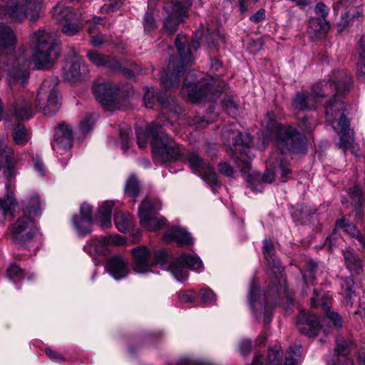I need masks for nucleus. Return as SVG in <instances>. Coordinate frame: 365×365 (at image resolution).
Returning a JSON list of instances; mask_svg holds the SVG:
<instances>
[{
  "mask_svg": "<svg viewBox=\"0 0 365 365\" xmlns=\"http://www.w3.org/2000/svg\"><path fill=\"white\" fill-rule=\"evenodd\" d=\"M267 130L276 132L277 146L282 150L281 153H272L268 160V166L262 176V180L265 183H271L276 175H280L282 181L286 182L292 173L290 164L284 160L282 155L286 151L304 154L307 150V143L304 133L312 132L316 124L310 116L304 115L299 124L300 131L292 125H282L273 120L272 115H267Z\"/></svg>",
  "mask_w": 365,
  "mask_h": 365,
  "instance_id": "1",
  "label": "nucleus"
},
{
  "mask_svg": "<svg viewBox=\"0 0 365 365\" xmlns=\"http://www.w3.org/2000/svg\"><path fill=\"white\" fill-rule=\"evenodd\" d=\"M152 133L154 137L153 147L155 162L166 163L179 160L187 163L193 171L202 176L211 187L212 192H216L217 189L221 185V182L206 160L195 152L186 151L184 147L175 143L168 135L164 134L159 128L154 127Z\"/></svg>",
  "mask_w": 365,
  "mask_h": 365,
  "instance_id": "2",
  "label": "nucleus"
},
{
  "mask_svg": "<svg viewBox=\"0 0 365 365\" xmlns=\"http://www.w3.org/2000/svg\"><path fill=\"white\" fill-rule=\"evenodd\" d=\"M131 253L133 268L138 273L149 272L154 264H159L162 269L170 271L178 281L182 282L188 277L185 265L197 272L203 269L202 262L197 255L182 254L179 258L170 262L167 252L160 249L155 252L153 259L150 250L144 246L133 248Z\"/></svg>",
  "mask_w": 365,
  "mask_h": 365,
  "instance_id": "3",
  "label": "nucleus"
},
{
  "mask_svg": "<svg viewBox=\"0 0 365 365\" xmlns=\"http://www.w3.org/2000/svg\"><path fill=\"white\" fill-rule=\"evenodd\" d=\"M34 46V54L29 61L19 58L16 64L8 71L7 81L9 85L20 84L24 86L28 81L30 64L34 68L41 69L48 66L58 58V54L54 49V38L44 29H39L31 38Z\"/></svg>",
  "mask_w": 365,
  "mask_h": 365,
  "instance_id": "4",
  "label": "nucleus"
},
{
  "mask_svg": "<svg viewBox=\"0 0 365 365\" xmlns=\"http://www.w3.org/2000/svg\"><path fill=\"white\" fill-rule=\"evenodd\" d=\"M351 86L349 75L344 71H334L333 76L328 81H322L312 87V92H298L292 101V106L301 111L315 110L324 98L334 91L339 94L348 91Z\"/></svg>",
  "mask_w": 365,
  "mask_h": 365,
  "instance_id": "5",
  "label": "nucleus"
},
{
  "mask_svg": "<svg viewBox=\"0 0 365 365\" xmlns=\"http://www.w3.org/2000/svg\"><path fill=\"white\" fill-rule=\"evenodd\" d=\"M42 214L41 200L37 193L30 194L23 202V216L11 228L13 240L18 245L27 247L38 234L35 222Z\"/></svg>",
  "mask_w": 365,
  "mask_h": 365,
  "instance_id": "6",
  "label": "nucleus"
},
{
  "mask_svg": "<svg viewBox=\"0 0 365 365\" xmlns=\"http://www.w3.org/2000/svg\"><path fill=\"white\" fill-rule=\"evenodd\" d=\"M157 0H148V11L146 12L143 25L145 31H150L155 27L153 9ZM164 26L170 34L176 31L178 25L184 21L187 16L190 6L195 0H163Z\"/></svg>",
  "mask_w": 365,
  "mask_h": 365,
  "instance_id": "7",
  "label": "nucleus"
},
{
  "mask_svg": "<svg viewBox=\"0 0 365 365\" xmlns=\"http://www.w3.org/2000/svg\"><path fill=\"white\" fill-rule=\"evenodd\" d=\"M187 42V36L183 35H178L175 39V46L180 57L179 58H170L168 66V71H165L160 77L161 84L166 89H172L178 86L179 81L178 80V76L182 69L194 60L192 49L194 51L197 50L200 46V43L197 41L193 40L187 45V48L185 50Z\"/></svg>",
  "mask_w": 365,
  "mask_h": 365,
  "instance_id": "8",
  "label": "nucleus"
},
{
  "mask_svg": "<svg viewBox=\"0 0 365 365\" xmlns=\"http://www.w3.org/2000/svg\"><path fill=\"white\" fill-rule=\"evenodd\" d=\"M279 281L277 277L269 285V289L264 292L263 302L259 299V286L253 279L250 284L248 293V300L253 314L257 319L264 316L265 325L269 324L272 318V310L278 304Z\"/></svg>",
  "mask_w": 365,
  "mask_h": 365,
  "instance_id": "9",
  "label": "nucleus"
},
{
  "mask_svg": "<svg viewBox=\"0 0 365 365\" xmlns=\"http://www.w3.org/2000/svg\"><path fill=\"white\" fill-rule=\"evenodd\" d=\"M189 73L182 87V94L193 103L214 101L221 95L223 89V83L217 78L210 77L199 82L190 81Z\"/></svg>",
  "mask_w": 365,
  "mask_h": 365,
  "instance_id": "10",
  "label": "nucleus"
},
{
  "mask_svg": "<svg viewBox=\"0 0 365 365\" xmlns=\"http://www.w3.org/2000/svg\"><path fill=\"white\" fill-rule=\"evenodd\" d=\"M225 143L232 153V159L242 172L250 168V148L252 138L250 134L242 135L235 129H227L222 134Z\"/></svg>",
  "mask_w": 365,
  "mask_h": 365,
  "instance_id": "11",
  "label": "nucleus"
},
{
  "mask_svg": "<svg viewBox=\"0 0 365 365\" xmlns=\"http://www.w3.org/2000/svg\"><path fill=\"white\" fill-rule=\"evenodd\" d=\"M117 88L110 83H101L96 85L94 93L96 100L106 111H128L132 105L126 98H115Z\"/></svg>",
  "mask_w": 365,
  "mask_h": 365,
  "instance_id": "12",
  "label": "nucleus"
},
{
  "mask_svg": "<svg viewBox=\"0 0 365 365\" xmlns=\"http://www.w3.org/2000/svg\"><path fill=\"white\" fill-rule=\"evenodd\" d=\"M55 78L46 79L41 84L37 94V108L39 111L54 114L61 106V98L56 88Z\"/></svg>",
  "mask_w": 365,
  "mask_h": 365,
  "instance_id": "13",
  "label": "nucleus"
},
{
  "mask_svg": "<svg viewBox=\"0 0 365 365\" xmlns=\"http://www.w3.org/2000/svg\"><path fill=\"white\" fill-rule=\"evenodd\" d=\"M41 0H24L22 3L11 1L2 5L1 13L14 21H21L28 18L35 21L38 16Z\"/></svg>",
  "mask_w": 365,
  "mask_h": 365,
  "instance_id": "14",
  "label": "nucleus"
},
{
  "mask_svg": "<svg viewBox=\"0 0 365 365\" xmlns=\"http://www.w3.org/2000/svg\"><path fill=\"white\" fill-rule=\"evenodd\" d=\"M73 140V130L71 125L62 123L54 129V138L51 147L56 157L65 167L71 157L70 149Z\"/></svg>",
  "mask_w": 365,
  "mask_h": 365,
  "instance_id": "15",
  "label": "nucleus"
},
{
  "mask_svg": "<svg viewBox=\"0 0 365 365\" xmlns=\"http://www.w3.org/2000/svg\"><path fill=\"white\" fill-rule=\"evenodd\" d=\"M331 125L339 135L338 147L343 149L344 153L349 150L353 155H357L359 147L355 142L354 132L349 128L350 121L346 115H340V118L336 122H332Z\"/></svg>",
  "mask_w": 365,
  "mask_h": 365,
  "instance_id": "16",
  "label": "nucleus"
},
{
  "mask_svg": "<svg viewBox=\"0 0 365 365\" xmlns=\"http://www.w3.org/2000/svg\"><path fill=\"white\" fill-rule=\"evenodd\" d=\"M160 202H150L147 200H143L138 211L141 225L151 231L162 229L165 225V218L163 216L151 217L155 212L160 210Z\"/></svg>",
  "mask_w": 365,
  "mask_h": 365,
  "instance_id": "17",
  "label": "nucleus"
},
{
  "mask_svg": "<svg viewBox=\"0 0 365 365\" xmlns=\"http://www.w3.org/2000/svg\"><path fill=\"white\" fill-rule=\"evenodd\" d=\"M331 301V295L329 292L315 289L314 296L311 298V306L313 308L321 307L327 318L332 322L334 325L336 327H341L343 325L341 317L338 313L329 309Z\"/></svg>",
  "mask_w": 365,
  "mask_h": 365,
  "instance_id": "18",
  "label": "nucleus"
},
{
  "mask_svg": "<svg viewBox=\"0 0 365 365\" xmlns=\"http://www.w3.org/2000/svg\"><path fill=\"white\" fill-rule=\"evenodd\" d=\"M69 58L63 68L65 77L69 80H80L88 73V66L77 55L73 48H70Z\"/></svg>",
  "mask_w": 365,
  "mask_h": 365,
  "instance_id": "19",
  "label": "nucleus"
},
{
  "mask_svg": "<svg viewBox=\"0 0 365 365\" xmlns=\"http://www.w3.org/2000/svg\"><path fill=\"white\" fill-rule=\"evenodd\" d=\"M297 324L299 331L309 337L315 336L322 329L319 318L305 312H300Z\"/></svg>",
  "mask_w": 365,
  "mask_h": 365,
  "instance_id": "20",
  "label": "nucleus"
},
{
  "mask_svg": "<svg viewBox=\"0 0 365 365\" xmlns=\"http://www.w3.org/2000/svg\"><path fill=\"white\" fill-rule=\"evenodd\" d=\"M344 263L352 276L361 275L364 272L365 259L360 257L352 248L348 247L342 250Z\"/></svg>",
  "mask_w": 365,
  "mask_h": 365,
  "instance_id": "21",
  "label": "nucleus"
},
{
  "mask_svg": "<svg viewBox=\"0 0 365 365\" xmlns=\"http://www.w3.org/2000/svg\"><path fill=\"white\" fill-rule=\"evenodd\" d=\"M155 93V91L153 88H145L143 101L145 108H151L154 106L155 103L160 101L163 107L173 114H180L184 111L182 107L178 105L174 101L165 103L163 99L157 98Z\"/></svg>",
  "mask_w": 365,
  "mask_h": 365,
  "instance_id": "22",
  "label": "nucleus"
},
{
  "mask_svg": "<svg viewBox=\"0 0 365 365\" xmlns=\"http://www.w3.org/2000/svg\"><path fill=\"white\" fill-rule=\"evenodd\" d=\"M105 267L106 270L117 280L125 277L128 273V261L120 255L109 259Z\"/></svg>",
  "mask_w": 365,
  "mask_h": 365,
  "instance_id": "23",
  "label": "nucleus"
},
{
  "mask_svg": "<svg viewBox=\"0 0 365 365\" xmlns=\"http://www.w3.org/2000/svg\"><path fill=\"white\" fill-rule=\"evenodd\" d=\"M336 341L335 352L337 359L331 365H354L353 360L348 357L353 346L352 341L337 338Z\"/></svg>",
  "mask_w": 365,
  "mask_h": 365,
  "instance_id": "24",
  "label": "nucleus"
},
{
  "mask_svg": "<svg viewBox=\"0 0 365 365\" xmlns=\"http://www.w3.org/2000/svg\"><path fill=\"white\" fill-rule=\"evenodd\" d=\"M123 242V240L119 235H115L93 239L90 242V245L96 253L106 255L108 246L120 245Z\"/></svg>",
  "mask_w": 365,
  "mask_h": 365,
  "instance_id": "25",
  "label": "nucleus"
},
{
  "mask_svg": "<svg viewBox=\"0 0 365 365\" xmlns=\"http://www.w3.org/2000/svg\"><path fill=\"white\" fill-rule=\"evenodd\" d=\"M329 29V24L324 18H312L309 21L308 34L312 39L324 37Z\"/></svg>",
  "mask_w": 365,
  "mask_h": 365,
  "instance_id": "26",
  "label": "nucleus"
},
{
  "mask_svg": "<svg viewBox=\"0 0 365 365\" xmlns=\"http://www.w3.org/2000/svg\"><path fill=\"white\" fill-rule=\"evenodd\" d=\"M164 240L166 242L175 241L183 245H193V239L190 234L180 227L168 230L164 235Z\"/></svg>",
  "mask_w": 365,
  "mask_h": 365,
  "instance_id": "27",
  "label": "nucleus"
},
{
  "mask_svg": "<svg viewBox=\"0 0 365 365\" xmlns=\"http://www.w3.org/2000/svg\"><path fill=\"white\" fill-rule=\"evenodd\" d=\"M274 249L272 242L265 239L263 241V253L269 267L273 269L275 274L278 272L282 275L283 269L281 266L280 262L274 257Z\"/></svg>",
  "mask_w": 365,
  "mask_h": 365,
  "instance_id": "28",
  "label": "nucleus"
},
{
  "mask_svg": "<svg viewBox=\"0 0 365 365\" xmlns=\"http://www.w3.org/2000/svg\"><path fill=\"white\" fill-rule=\"evenodd\" d=\"M154 127H158L160 129V130L166 134L163 130V127L162 125L157 122H153L150 123L145 129V130H143L140 129L137 130L136 131V137H137V143L140 148H143L147 145L148 136H151L153 140L151 142L152 147V154L153 155V143L154 142V137L152 133V130Z\"/></svg>",
  "mask_w": 365,
  "mask_h": 365,
  "instance_id": "29",
  "label": "nucleus"
},
{
  "mask_svg": "<svg viewBox=\"0 0 365 365\" xmlns=\"http://www.w3.org/2000/svg\"><path fill=\"white\" fill-rule=\"evenodd\" d=\"M334 94L332 98L327 101L324 105L325 114H344L346 112H351V106L344 103L340 99L336 98Z\"/></svg>",
  "mask_w": 365,
  "mask_h": 365,
  "instance_id": "30",
  "label": "nucleus"
},
{
  "mask_svg": "<svg viewBox=\"0 0 365 365\" xmlns=\"http://www.w3.org/2000/svg\"><path fill=\"white\" fill-rule=\"evenodd\" d=\"M76 14L71 9L63 4H58L53 9V18L59 24H64L75 19Z\"/></svg>",
  "mask_w": 365,
  "mask_h": 365,
  "instance_id": "31",
  "label": "nucleus"
},
{
  "mask_svg": "<svg viewBox=\"0 0 365 365\" xmlns=\"http://www.w3.org/2000/svg\"><path fill=\"white\" fill-rule=\"evenodd\" d=\"M358 61L356 63L357 77L361 81H365V36H362L358 46Z\"/></svg>",
  "mask_w": 365,
  "mask_h": 365,
  "instance_id": "32",
  "label": "nucleus"
},
{
  "mask_svg": "<svg viewBox=\"0 0 365 365\" xmlns=\"http://www.w3.org/2000/svg\"><path fill=\"white\" fill-rule=\"evenodd\" d=\"M113 206V201L107 200L98 209V218L101 226L103 228L109 227L111 225V212Z\"/></svg>",
  "mask_w": 365,
  "mask_h": 365,
  "instance_id": "33",
  "label": "nucleus"
},
{
  "mask_svg": "<svg viewBox=\"0 0 365 365\" xmlns=\"http://www.w3.org/2000/svg\"><path fill=\"white\" fill-rule=\"evenodd\" d=\"M354 285V282L351 277H346L341 278V292L340 294L345 298L346 300V304L350 306L353 305V302L351 301V298L355 295V292L353 289Z\"/></svg>",
  "mask_w": 365,
  "mask_h": 365,
  "instance_id": "34",
  "label": "nucleus"
},
{
  "mask_svg": "<svg viewBox=\"0 0 365 365\" xmlns=\"http://www.w3.org/2000/svg\"><path fill=\"white\" fill-rule=\"evenodd\" d=\"M131 219L132 217L128 213L121 211L116 212L114 216V222L118 231L128 232L131 227Z\"/></svg>",
  "mask_w": 365,
  "mask_h": 365,
  "instance_id": "35",
  "label": "nucleus"
},
{
  "mask_svg": "<svg viewBox=\"0 0 365 365\" xmlns=\"http://www.w3.org/2000/svg\"><path fill=\"white\" fill-rule=\"evenodd\" d=\"M335 230H342L351 235L352 237H355L359 241H361V235H360L359 230L354 225L346 222L344 218L336 220Z\"/></svg>",
  "mask_w": 365,
  "mask_h": 365,
  "instance_id": "36",
  "label": "nucleus"
},
{
  "mask_svg": "<svg viewBox=\"0 0 365 365\" xmlns=\"http://www.w3.org/2000/svg\"><path fill=\"white\" fill-rule=\"evenodd\" d=\"M315 208H309L306 205H299L293 212V216L303 223L309 222L310 218L316 213Z\"/></svg>",
  "mask_w": 365,
  "mask_h": 365,
  "instance_id": "37",
  "label": "nucleus"
},
{
  "mask_svg": "<svg viewBox=\"0 0 365 365\" xmlns=\"http://www.w3.org/2000/svg\"><path fill=\"white\" fill-rule=\"evenodd\" d=\"M13 138L18 145H24L29 141L28 133L22 123H18L14 128Z\"/></svg>",
  "mask_w": 365,
  "mask_h": 365,
  "instance_id": "38",
  "label": "nucleus"
},
{
  "mask_svg": "<svg viewBox=\"0 0 365 365\" xmlns=\"http://www.w3.org/2000/svg\"><path fill=\"white\" fill-rule=\"evenodd\" d=\"M301 355V345L291 346L287 351L284 365H297V359Z\"/></svg>",
  "mask_w": 365,
  "mask_h": 365,
  "instance_id": "39",
  "label": "nucleus"
},
{
  "mask_svg": "<svg viewBox=\"0 0 365 365\" xmlns=\"http://www.w3.org/2000/svg\"><path fill=\"white\" fill-rule=\"evenodd\" d=\"M139 191V182L134 175H131L126 181L125 186V192L126 195L130 196L131 197L135 198L136 197H138Z\"/></svg>",
  "mask_w": 365,
  "mask_h": 365,
  "instance_id": "40",
  "label": "nucleus"
},
{
  "mask_svg": "<svg viewBox=\"0 0 365 365\" xmlns=\"http://www.w3.org/2000/svg\"><path fill=\"white\" fill-rule=\"evenodd\" d=\"M282 359V354L278 350L271 349L268 354L269 364L267 365H281ZM252 365H262L261 363V356H256Z\"/></svg>",
  "mask_w": 365,
  "mask_h": 365,
  "instance_id": "41",
  "label": "nucleus"
},
{
  "mask_svg": "<svg viewBox=\"0 0 365 365\" xmlns=\"http://www.w3.org/2000/svg\"><path fill=\"white\" fill-rule=\"evenodd\" d=\"M25 275L24 270L16 264H11L7 269L8 278L15 284L24 279Z\"/></svg>",
  "mask_w": 365,
  "mask_h": 365,
  "instance_id": "42",
  "label": "nucleus"
},
{
  "mask_svg": "<svg viewBox=\"0 0 365 365\" xmlns=\"http://www.w3.org/2000/svg\"><path fill=\"white\" fill-rule=\"evenodd\" d=\"M84 218L78 217L76 215L73 217V223L78 233L81 237L86 235L91 232V225L93 222H90L88 225L83 222Z\"/></svg>",
  "mask_w": 365,
  "mask_h": 365,
  "instance_id": "43",
  "label": "nucleus"
},
{
  "mask_svg": "<svg viewBox=\"0 0 365 365\" xmlns=\"http://www.w3.org/2000/svg\"><path fill=\"white\" fill-rule=\"evenodd\" d=\"M350 198V204L356 210H359L361 207V197L362 192L358 186H354L350 188L348 192Z\"/></svg>",
  "mask_w": 365,
  "mask_h": 365,
  "instance_id": "44",
  "label": "nucleus"
},
{
  "mask_svg": "<svg viewBox=\"0 0 365 365\" xmlns=\"http://www.w3.org/2000/svg\"><path fill=\"white\" fill-rule=\"evenodd\" d=\"M132 129L127 125H120V138L121 148L126 152L129 148L130 140L131 138Z\"/></svg>",
  "mask_w": 365,
  "mask_h": 365,
  "instance_id": "45",
  "label": "nucleus"
},
{
  "mask_svg": "<svg viewBox=\"0 0 365 365\" xmlns=\"http://www.w3.org/2000/svg\"><path fill=\"white\" fill-rule=\"evenodd\" d=\"M317 268V264L314 261L311 260L307 265V269L303 273V279L306 284L310 282L312 283L315 279V272Z\"/></svg>",
  "mask_w": 365,
  "mask_h": 365,
  "instance_id": "46",
  "label": "nucleus"
},
{
  "mask_svg": "<svg viewBox=\"0 0 365 365\" xmlns=\"http://www.w3.org/2000/svg\"><path fill=\"white\" fill-rule=\"evenodd\" d=\"M87 57L93 63L97 66L106 65L108 63L107 57L97 51H88Z\"/></svg>",
  "mask_w": 365,
  "mask_h": 365,
  "instance_id": "47",
  "label": "nucleus"
},
{
  "mask_svg": "<svg viewBox=\"0 0 365 365\" xmlns=\"http://www.w3.org/2000/svg\"><path fill=\"white\" fill-rule=\"evenodd\" d=\"M16 200L12 195H6L3 198H0V209L6 214L11 209V205L16 204Z\"/></svg>",
  "mask_w": 365,
  "mask_h": 365,
  "instance_id": "48",
  "label": "nucleus"
},
{
  "mask_svg": "<svg viewBox=\"0 0 365 365\" xmlns=\"http://www.w3.org/2000/svg\"><path fill=\"white\" fill-rule=\"evenodd\" d=\"M81 218H84L83 222L86 225H88L90 222H93L92 217V209L91 207L87 204H82L80 209V217Z\"/></svg>",
  "mask_w": 365,
  "mask_h": 365,
  "instance_id": "49",
  "label": "nucleus"
},
{
  "mask_svg": "<svg viewBox=\"0 0 365 365\" xmlns=\"http://www.w3.org/2000/svg\"><path fill=\"white\" fill-rule=\"evenodd\" d=\"M200 294L203 303L211 304L215 302L216 300L215 294L208 287L202 288L200 289Z\"/></svg>",
  "mask_w": 365,
  "mask_h": 365,
  "instance_id": "50",
  "label": "nucleus"
},
{
  "mask_svg": "<svg viewBox=\"0 0 365 365\" xmlns=\"http://www.w3.org/2000/svg\"><path fill=\"white\" fill-rule=\"evenodd\" d=\"M356 12H351V10H349L346 14H345L342 16L341 24L343 25L344 27L348 26L349 24V21L354 19L358 18L361 16L362 11L361 9L358 6L355 9Z\"/></svg>",
  "mask_w": 365,
  "mask_h": 365,
  "instance_id": "51",
  "label": "nucleus"
},
{
  "mask_svg": "<svg viewBox=\"0 0 365 365\" xmlns=\"http://www.w3.org/2000/svg\"><path fill=\"white\" fill-rule=\"evenodd\" d=\"M336 231V230L334 229V232L326 239L323 245L324 248L329 251H331L334 247H336L339 244V239L337 237Z\"/></svg>",
  "mask_w": 365,
  "mask_h": 365,
  "instance_id": "52",
  "label": "nucleus"
},
{
  "mask_svg": "<svg viewBox=\"0 0 365 365\" xmlns=\"http://www.w3.org/2000/svg\"><path fill=\"white\" fill-rule=\"evenodd\" d=\"M95 120L93 115H88L86 119L82 120L79 125L81 131L83 134L88 133L93 128Z\"/></svg>",
  "mask_w": 365,
  "mask_h": 365,
  "instance_id": "53",
  "label": "nucleus"
},
{
  "mask_svg": "<svg viewBox=\"0 0 365 365\" xmlns=\"http://www.w3.org/2000/svg\"><path fill=\"white\" fill-rule=\"evenodd\" d=\"M80 27L78 24L71 21L65 22L62 27V31L67 36H73L78 32Z\"/></svg>",
  "mask_w": 365,
  "mask_h": 365,
  "instance_id": "54",
  "label": "nucleus"
},
{
  "mask_svg": "<svg viewBox=\"0 0 365 365\" xmlns=\"http://www.w3.org/2000/svg\"><path fill=\"white\" fill-rule=\"evenodd\" d=\"M34 166L35 170L38 173L40 176H44L46 173V168L43 163L41 158L36 155L34 158Z\"/></svg>",
  "mask_w": 365,
  "mask_h": 365,
  "instance_id": "55",
  "label": "nucleus"
},
{
  "mask_svg": "<svg viewBox=\"0 0 365 365\" xmlns=\"http://www.w3.org/2000/svg\"><path fill=\"white\" fill-rule=\"evenodd\" d=\"M207 44L209 46H216L218 44L219 41H222V38L219 32V31H216L215 32H208V36H207Z\"/></svg>",
  "mask_w": 365,
  "mask_h": 365,
  "instance_id": "56",
  "label": "nucleus"
},
{
  "mask_svg": "<svg viewBox=\"0 0 365 365\" xmlns=\"http://www.w3.org/2000/svg\"><path fill=\"white\" fill-rule=\"evenodd\" d=\"M89 34H91L92 44L94 46H99L105 41L104 36L101 34H97L94 29H89Z\"/></svg>",
  "mask_w": 365,
  "mask_h": 365,
  "instance_id": "57",
  "label": "nucleus"
},
{
  "mask_svg": "<svg viewBox=\"0 0 365 365\" xmlns=\"http://www.w3.org/2000/svg\"><path fill=\"white\" fill-rule=\"evenodd\" d=\"M195 293L192 291L182 292L179 294V299L182 303L192 302L195 300Z\"/></svg>",
  "mask_w": 365,
  "mask_h": 365,
  "instance_id": "58",
  "label": "nucleus"
},
{
  "mask_svg": "<svg viewBox=\"0 0 365 365\" xmlns=\"http://www.w3.org/2000/svg\"><path fill=\"white\" fill-rule=\"evenodd\" d=\"M314 11L317 14L321 16L320 18L325 19L329 13V8L322 2L318 3L314 8Z\"/></svg>",
  "mask_w": 365,
  "mask_h": 365,
  "instance_id": "59",
  "label": "nucleus"
},
{
  "mask_svg": "<svg viewBox=\"0 0 365 365\" xmlns=\"http://www.w3.org/2000/svg\"><path fill=\"white\" fill-rule=\"evenodd\" d=\"M252 347L251 341L249 339H243L240 344V351L242 355H247L250 353Z\"/></svg>",
  "mask_w": 365,
  "mask_h": 365,
  "instance_id": "60",
  "label": "nucleus"
},
{
  "mask_svg": "<svg viewBox=\"0 0 365 365\" xmlns=\"http://www.w3.org/2000/svg\"><path fill=\"white\" fill-rule=\"evenodd\" d=\"M46 353L51 360L56 362H60L64 360V358L61 353L56 352L51 349H46Z\"/></svg>",
  "mask_w": 365,
  "mask_h": 365,
  "instance_id": "61",
  "label": "nucleus"
},
{
  "mask_svg": "<svg viewBox=\"0 0 365 365\" xmlns=\"http://www.w3.org/2000/svg\"><path fill=\"white\" fill-rule=\"evenodd\" d=\"M219 170L222 174L228 177L231 176L233 174L232 167H231L229 164L226 163H220Z\"/></svg>",
  "mask_w": 365,
  "mask_h": 365,
  "instance_id": "62",
  "label": "nucleus"
},
{
  "mask_svg": "<svg viewBox=\"0 0 365 365\" xmlns=\"http://www.w3.org/2000/svg\"><path fill=\"white\" fill-rule=\"evenodd\" d=\"M264 17H265L264 10L260 9L250 17V20L254 22H259V21L264 19Z\"/></svg>",
  "mask_w": 365,
  "mask_h": 365,
  "instance_id": "63",
  "label": "nucleus"
},
{
  "mask_svg": "<svg viewBox=\"0 0 365 365\" xmlns=\"http://www.w3.org/2000/svg\"><path fill=\"white\" fill-rule=\"evenodd\" d=\"M354 315H359L361 318H365V302H360L358 309L353 312Z\"/></svg>",
  "mask_w": 365,
  "mask_h": 365,
  "instance_id": "64",
  "label": "nucleus"
}]
</instances>
